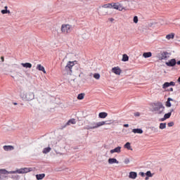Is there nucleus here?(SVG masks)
<instances>
[{
    "label": "nucleus",
    "instance_id": "3c124183",
    "mask_svg": "<svg viewBox=\"0 0 180 180\" xmlns=\"http://www.w3.org/2000/svg\"><path fill=\"white\" fill-rule=\"evenodd\" d=\"M13 105H18V103H13Z\"/></svg>",
    "mask_w": 180,
    "mask_h": 180
},
{
    "label": "nucleus",
    "instance_id": "7c9ffc66",
    "mask_svg": "<svg viewBox=\"0 0 180 180\" xmlns=\"http://www.w3.org/2000/svg\"><path fill=\"white\" fill-rule=\"evenodd\" d=\"M167 127V123H160L159 128L161 130H163V129H165Z\"/></svg>",
    "mask_w": 180,
    "mask_h": 180
},
{
    "label": "nucleus",
    "instance_id": "4be33fe9",
    "mask_svg": "<svg viewBox=\"0 0 180 180\" xmlns=\"http://www.w3.org/2000/svg\"><path fill=\"white\" fill-rule=\"evenodd\" d=\"M2 15H6V13H11V11L8 10L7 6L4 7V10H1Z\"/></svg>",
    "mask_w": 180,
    "mask_h": 180
},
{
    "label": "nucleus",
    "instance_id": "a878e982",
    "mask_svg": "<svg viewBox=\"0 0 180 180\" xmlns=\"http://www.w3.org/2000/svg\"><path fill=\"white\" fill-rule=\"evenodd\" d=\"M44 176H46V174H37L36 175V178L37 180H41L43 179V178H44Z\"/></svg>",
    "mask_w": 180,
    "mask_h": 180
},
{
    "label": "nucleus",
    "instance_id": "bb28decb",
    "mask_svg": "<svg viewBox=\"0 0 180 180\" xmlns=\"http://www.w3.org/2000/svg\"><path fill=\"white\" fill-rule=\"evenodd\" d=\"M84 98H85V94L84 93H81L77 96V99L79 101H82V99H84Z\"/></svg>",
    "mask_w": 180,
    "mask_h": 180
},
{
    "label": "nucleus",
    "instance_id": "a211bd4d",
    "mask_svg": "<svg viewBox=\"0 0 180 180\" xmlns=\"http://www.w3.org/2000/svg\"><path fill=\"white\" fill-rule=\"evenodd\" d=\"M98 117H100V119H105V118L108 117V113L105 112H100L98 114Z\"/></svg>",
    "mask_w": 180,
    "mask_h": 180
},
{
    "label": "nucleus",
    "instance_id": "c03bdc74",
    "mask_svg": "<svg viewBox=\"0 0 180 180\" xmlns=\"http://www.w3.org/2000/svg\"><path fill=\"white\" fill-rule=\"evenodd\" d=\"M165 120H167V119L165 117L160 119V122H164Z\"/></svg>",
    "mask_w": 180,
    "mask_h": 180
},
{
    "label": "nucleus",
    "instance_id": "9b49d317",
    "mask_svg": "<svg viewBox=\"0 0 180 180\" xmlns=\"http://www.w3.org/2000/svg\"><path fill=\"white\" fill-rule=\"evenodd\" d=\"M168 86H175V82H165L162 85L163 89H166V88H168Z\"/></svg>",
    "mask_w": 180,
    "mask_h": 180
},
{
    "label": "nucleus",
    "instance_id": "c85d7f7f",
    "mask_svg": "<svg viewBox=\"0 0 180 180\" xmlns=\"http://www.w3.org/2000/svg\"><path fill=\"white\" fill-rule=\"evenodd\" d=\"M50 151H51V148L48 147V148H44L42 153H43L44 154H47V153H50Z\"/></svg>",
    "mask_w": 180,
    "mask_h": 180
},
{
    "label": "nucleus",
    "instance_id": "f8f14e48",
    "mask_svg": "<svg viewBox=\"0 0 180 180\" xmlns=\"http://www.w3.org/2000/svg\"><path fill=\"white\" fill-rule=\"evenodd\" d=\"M122 152V147L117 146V148L112 149L110 153V154H114V153H121Z\"/></svg>",
    "mask_w": 180,
    "mask_h": 180
},
{
    "label": "nucleus",
    "instance_id": "39448f33",
    "mask_svg": "<svg viewBox=\"0 0 180 180\" xmlns=\"http://www.w3.org/2000/svg\"><path fill=\"white\" fill-rule=\"evenodd\" d=\"M105 124H110V123H106V122L105 121L94 122L93 124H91L92 126L89 127L88 129H98V127H101V126H105Z\"/></svg>",
    "mask_w": 180,
    "mask_h": 180
},
{
    "label": "nucleus",
    "instance_id": "4468645a",
    "mask_svg": "<svg viewBox=\"0 0 180 180\" xmlns=\"http://www.w3.org/2000/svg\"><path fill=\"white\" fill-rule=\"evenodd\" d=\"M111 71L116 75H120L122 73V70H120V68H112Z\"/></svg>",
    "mask_w": 180,
    "mask_h": 180
},
{
    "label": "nucleus",
    "instance_id": "7ed1b4c3",
    "mask_svg": "<svg viewBox=\"0 0 180 180\" xmlns=\"http://www.w3.org/2000/svg\"><path fill=\"white\" fill-rule=\"evenodd\" d=\"M20 98H22V101H30L34 99V94L33 92L25 93L22 92L20 94Z\"/></svg>",
    "mask_w": 180,
    "mask_h": 180
},
{
    "label": "nucleus",
    "instance_id": "4c0bfd02",
    "mask_svg": "<svg viewBox=\"0 0 180 180\" xmlns=\"http://www.w3.org/2000/svg\"><path fill=\"white\" fill-rule=\"evenodd\" d=\"M167 126H168L169 127H172V126H174V122H169V123L167 124Z\"/></svg>",
    "mask_w": 180,
    "mask_h": 180
},
{
    "label": "nucleus",
    "instance_id": "412c9836",
    "mask_svg": "<svg viewBox=\"0 0 180 180\" xmlns=\"http://www.w3.org/2000/svg\"><path fill=\"white\" fill-rule=\"evenodd\" d=\"M108 163L110 164H119V161L116 158L108 159Z\"/></svg>",
    "mask_w": 180,
    "mask_h": 180
},
{
    "label": "nucleus",
    "instance_id": "1a4fd4ad",
    "mask_svg": "<svg viewBox=\"0 0 180 180\" xmlns=\"http://www.w3.org/2000/svg\"><path fill=\"white\" fill-rule=\"evenodd\" d=\"M167 67H175L176 65V60L175 58L169 60L168 62L165 63Z\"/></svg>",
    "mask_w": 180,
    "mask_h": 180
},
{
    "label": "nucleus",
    "instance_id": "09e8293b",
    "mask_svg": "<svg viewBox=\"0 0 180 180\" xmlns=\"http://www.w3.org/2000/svg\"><path fill=\"white\" fill-rule=\"evenodd\" d=\"M141 176H144V173H143V172H141Z\"/></svg>",
    "mask_w": 180,
    "mask_h": 180
},
{
    "label": "nucleus",
    "instance_id": "20e7f679",
    "mask_svg": "<svg viewBox=\"0 0 180 180\" xmlns=\"http://www.w3.org/2000/svg\"><path fill=\"white\" fill-rule=\"evenodd\" d=\"M132 8H134V3L133 1H129L127 0L124 1V11H130Z\"/></svg>",
    "mask_w": 180,
    "mask_h": 180
},
{
    "label": "nucleus",
    "instance_id": "72a5a7b5",
    "mask_svg": "<svg viewBox=\"0 0 180 180\" xmlns=\"http://www.w3.org/2000/svg\"><path fill=\"white\" fill-rule=\"evenodd\" d=\"M93 77L95 78V79H99L101 78V75L98 73H95Z\"/></svg>",
    "mask_w": 180,
    "mask_h": 180
},
{
    "label": "nucleus",
    "instance_id": "de8ad7c7",
    "mask_svg": "<svg viewBox=\"0 0 180 180\" xmlns=\"http://www.w3.org/2000/svg\"><path fill=\"white\" fill-rule=\"evenodd\" d=\"M124 127H129V124H124Z\"/></svg>",
    "mask_w": 180,
    "mask_h": 180
},
{
    "label": "nucleus",
    "instance_id": "6e6552de",
    "mask_svg": "<svg viewBox=\"0 0 180 180\" xmlns=\"http://www.w3.org/2000/svg\"><path fill=\"white\" fill-rule=\"evenodd\" d=\"M74 65H76V67H78V65H79L78 64V61L72 60V61L68 62V63L65 66V68H72V67H74Z\"/></svg>",
    "mask_w": 180,
    "mask_h": 180
},
{
    "label": "nucleus",
    "instance_id": "cd10ccee",
    "mask_svg": "<svg viewBox=\"0 0 180 180\" xmlns=\"http://www.w3.org/2000/svg\"><path fill=\"white\" fill-rule=\"evenodd\" d=\"M124 148H127V150H133V148H131V146H130V142H127L124 146Z\"/></svg>",
    "mask_w": 180,
    "mask_h": 180
},
{
    "label": "nucleus",
    "instance_id": "ddd939ff",
    "mask_svg": "<svg viewBox=\"0 0 180 180\" xmlns=\"http://www.w3.org/2000/svg\"><path fill=\"white\" fill-rule=\"evenodd\" d=\"M77 123V121H75V119L72 118L68 121V122L65 124L64 127H67V126H70V124H75Z\"/></svg>",
    "mask_w": 180,
    "mask_h": 180
},
{
    "label": "nucleus",
    "instance_id": "a18cd8bd",
    "mask_svg": "<svg viewBox=\"0 0 180 180\" xmlns=\"http://www.w3.org/2000/svg\"><path fill=\"white\" fill-rule=\"evenodd\" d=\"M169 91H170V92H174V89H173V88H170V89H169Z\"/></svg>",
    "mask_w": 180,
    "mask_h": 180
},
{
    "label": "nucleus",
    "instance_id": "f3484780",
    "mask_svg": "<svg viewBox=\"0 0 180 180\" xmlns=\"http://www.w3.org/2000/svg\"><path fill=\"white\" fill-rule=\"evenodd\" d=\"M3 148L4 151H12V150H15V148L12 146H4Z\"/></svg>",
    "mask_w": 180,
    "mask_h": 180
},
{
    "label": "nucleus",
    "instance_id": "e433bc0d",
    "mask_svg": "<svg viewBox=\"0 0 180 180\" xmlns=\"http://www.w3.org/2000/svg\"><path fill=\"white\" fill-rule=\"evenodd\" d=\"M146 176H149V177L153 176V174H151V172H150V171H148V172L146 173Z\"/></svg>",
    "mask_w": 180,
    "mask_h": 180
},
{
    "label": "nucleus",
    "instance_id": "49530a36",
    "mask_svg": "<svg viewBox=\"0 0 180 180\" xmlns=\"http://www.w3.org/2000/svg\"><path fill=\"white\" fill-rule=\"evenodd\" d=\"M109 20H110V22H113V20H115V19L111 18L109 19Z\"/></svg>",
    "mask_w": 180,
    "mask_h": 180
},
{
    "label": "nucleus",
    "instance_id": "ea45409f",
    "mask_svg": "<svg viewBox=\"0 0 180 180\" xmlns=\"http://www.w3.org/2000/svg\"><path fill=\"white\" fill-rule=\"evenodd\" d=\"M39 71H43L44 74H46V70L44 68H39Z\"/></svg>",
    "mask_w": 180,
    "mask_h": 180
},
{
    "label": "nucleus",
    "instance_id": "a19ab883",
    "mask_svg": "<svg viewBox=\"0 0 180 180\" xmlns=\"http://www.w3.org/2000/svg\"><path fill=\"white\" fill-rule=\"evenodd\" d=\"M129 162H130V160L127 158L124 160V164H129Z\"/></svg>",
    "mask_w": 180,
    "mask_h": 180
},
{
    "label": "nucleus",
    "instance_id": "2eb2a0df",
    "mask_svg": "<svg viewBox=\"0 0 180 180\" xmlns=\"http://www.w3.org/2000/svg\"><path fill=\"white\" fill-rule=\"evenodd\" d=\"M129 178H130L131 179H136V178H137V172H129Z\"/></svg>",
    "mask_w": 180,
    "mask_h": 180
},
{
    "label": "nucleus",
    "instance_id": "473e14b6",
    "mask_svg": "<svg viewBox=\"0 0 180 180\" xmlns=\"http://www.w3.org/2000/svg\"><path fill=\"white\" fill-rule=\"evenodd\" d=\"M102 8H112V3L104 4L102 6Z\"/></svg>",
    "mask_w": 180,
    "mask_h": 180
},
{
    "label": "nucleus",
    "instance_id": "c756f323",
    "mask_svg": "<svg viewBox=\"0 0 180 180\" xmlns=\"http://www.w3.org/2000/svg\"><path fill=\"white\" fill-rule=\"evenodd\" d=\"M129 60V56L127 54H123L122 55V61L126 62Z\"/></svg>",
    "mask_w": 180,
    "mask_h": 180
},
{
    "label": "nucleus",
    "instance_id": "864d4df0",
    "mask_svg": "<svg viewBox=\"0 0 180 180\" xmlns=\"http://www.w3.org/2000/svg\"><path fill=\"white\" fill-rule=\"evenodd\" d=\"M114 68H119V67H115Z\"/></svg>",
    "mask_w": 180,
    "mask_h": 180
},
{
    "label": "nucleus",
    "instance_id": "aec40b11",
    "mask_svg": "<svg viewBox=\"0 0 180 180\" xmlns=\"http://www.w3.org/2000/svg\"><path fill=\"white\" fill-rule=\"evenodd\" d=\"M152 56L153 53L151 52H144L143 53V57H144V58H150Z\"/></svg>",
    "mask_w": 180,
    "mask_h": 180
},
{
    "label": "nucleus",
    "instance_id": "0eeeda50",
    "mask_svg": "<svg viewBox=\"0 0 180 180\" xmlns=\"http://www.w3.org/2000/svg\"><path fill=\"white\" fill-rule=\"evenodd\" d=\"M112 6L111 8L113 9H116L117 11H123V6L120 4V3H111Z\"/></svg>",
    "mask_w": 180,
    "mask_h": 180
},
{
    "label": "nucleus",
    "instance_id": "423d86ee",
    "mask_svg": "<svg viewBox=\"0 0 180 180\" xmlns=\"http://www.w3.org/2000/svg\"><path fill=\"white\" fill-rule=\"evenodd\" d=\"M61 32H62V33H71V25H70L68 24L62 25Z\"/></svg>",
    "mask_w": 180,
    "mask_h": 180
},
{
    "label": "nucleus",
    "instance_id": "2f4dec72",
    "mask_svg": "<svg viewBox=\"0 0 180 180\" xmlns=\"http://www.w3.org/2000/svg\"><path fill=\"white\" fill-rule=\"evenodd\" d=\"M34 68H44L41 64L34 63L33 65Z\"/></svg>",
    "mask_w": 180,
    "mask_h": 180
},
{
    "label": "nucleus",
    "instance_id": "8fccbe9b",
    "mask_svg": "<svg viewBox=\"0 0 180 180\" xmlns=\"http://www.w3.org/2000/svg\"><path fill=\"white\" fill-rule=\"evenodd\" d=\"M70 57H72L74 56V54H70L69 55Z\"/></svg>",
    "mask_w": 180,
    "mask_h": 180
},
{
    "label": "nucleus",
    "instance_id": "37998d69",
    "mask_svg": "<svg viewBox=\"0 0 180 180\" xmlns=\"http://www.w3.org/2000/svg\"><path fill=\"white\" fill-rule=\"evenodd\" d=\"M134 116H136V117L140 116V112H136V113L134 114Z\"/></svg>",
    "mask_w": 180,
    "mask_h": 180
},
{
    "label": "nucleus",
    "instance_id": "9d476101",
    "mask_svg": "<svg viewBox=\"0 0 180 180\" xmlns=\"http://www.w3.org/2000/svg\"><path fill=\"white\" fill-rule=\"evenodd\" d=\"M167 56H168V52H161L158 55V57L159 60H166V58H168Z\"/></svg>",
    "mask_w": 180,
    "mask_h": 180
},
{
    "label": "nucleus",
    "instance_id": "dca6fc26",
    "mask_svg": "<svg viewBox=\"0 0 180 180\" xmlns=\"http://www.w3.org/2000/svg\"><path fill=\"white\" fill-rule=\"evenodd\" d=\"M171 102H175V101L171 98H168L166 102L167 108H171V106H172V105L171 104Z\"/></svg>",
    "mask_w": 180,
    "mask_h": 180
},
{
    "label": "nucleus",
    "instance_id": "f03ea898",
    "mask_svg": "<svg viewBox=\"0 0 180 180\" xmlns=\"http://www.w3.org/2000/svg\"><path fill=\"white\" fill-rule=\"evenodd\" d=\"M153 110L157 115H164V110H165V107L161 102L154 103L152 105Z\"/></svg>",
    "mask_w": 180,
    "mask_h": 180
},
{
    "label": "nucleus",
    "instance_id": "f704fd0d",
    "mask_svg": "<svg viewBox=\"0 0 180 180\" xmlns=\"http://www.w3.org/2000/svg\"><path fill=\"white\" fill-rule=\"evenodd\" d=\"M65 71L67 72L68 75H71V72H72V70H71V68H67L65 70Z\"/></svg>",
    "mask_w": 180,
    "mask_h": 180
},
{
    "label": "nucleus",
    "instance_id": "79ce46f5",
    "mask_svg": "<svg viewBox=\"0 0 180 180\" xmlns=\"http://www.w3.org/2000/svg\"><path fill=\"white\" fill-rule=\"evenodd\" d=\"M1 63H4V61H5V58L4 56H1Z\"/></svg>",
    "mask_w": 180,
    "mask_h": 180
},
{
    "label": "nucleus",
    "instance_id": "58836bf2",
    "mask_svg": "<svg viewBox=\"0 0 180 180\" xmlns=\"http://www.w3.org/2000/svg\"><path fill=\"white\" fill-rule=\"evenodd\" d=\"M103 15H108V11H105L104 9L101 10Z\"/></svg>",
    "mask_w": 180,
    "mask_h": 180
},
{
    "label": "nucleus",
    "instance_id": "393cba45",
    "mask_svg": "<svg viewBox=\"0 0 180 180\" xmlns=\"http://www.w3.org/2000/svg\"><path fill=\"white\" fill-rule=\"evenodd\" d=\"M174 37H175V34H174V33H171V34L166 35V39L167 40H171V39H174Z\"/></svg>",
    "mask_w": 180,
    "mask_h": 180
},
{
    "label": "nucleus",
    "instance_id": "c9c22d12",
    "mask_svg": "<svg viewBox=\"0 0 180 180\" xmlns=\"http://www.w3.org/2000/svg\"><path fill=\"white\" fill-rule=\"evenodd\" d=\"M134 23H139V17H137L136 15H135L134 17Z\"/></svg>",
    "mask_w": 180,
    "mask_h": 180
},
{
    "label": "nucleus",
    "instance_id": "6ab92c4d",
    "mask_svg": "<svg viewBox=\"0 0 180 180\" xmlns=\"http://www.w3.org/2000/svg\"><path fill=\"white\" fill-rule=\"evenodd\" d=\"M132 133H134V134H143V129H132Z\"/></svg>",
    "mask_w": 180,
    "mask_h": 180
},
{
    "label": "nucleus",
    "instance_id": "603ef678",
    "mask_svg": "<svg viewBox=\"0 0 180 180\" xmlns=\"http://www.w3.org/2000/svg\"><path fill=\"white\" fill-rule=\"evenodd\" d=\"M146 180H148V177H146V179H145Z\"/></svg>",
    "mask_w": 180,
    "mask_h": 180
},
{
    "label": "nucleus",
    "instance_id": "b1692460",
    "mask_svg": "<svg viewBox=\"0 0 180 180\" xmlns=\"http://www.w3.org/2000/svg\"><path fill=\"white\" fill-rule=\"evenodd\" d=\"M172 112H174V110L172 109L169 112L165 114V119H169L171 117V115H172Z\"/></svg>",
    "mask_w": 180,
    "mask_h": 180
},
{
    "label": "nucleus",
    "instance_id": "f257e3e1",
    "mask_svg": "<svg viewBox=\"0 0 180 180\" xmlns=\"http://www.w3.org/2000/svg\"><path fill=\"white\" fill-rule=\"evenodd\" d=\"M31 171H33V169L32 167H24V168L18 169L15 171H10V172H8L5 169H1L0 179L4 178L5 175H8L9 174H27V172H31Z\"/></svg>",
    "mask_w": 180,
    "mask_h": 180
},
{
    "label": "nucleus",
    "instance_id": "5701e85b",
    "mask_svg": "<svg viewBox=\"0 0 180 180\" xmlns=\"http://www.w3.org/2000/svg\"><path fill=\"white\" fill-rule=\"evenodd\" d=\"M21 65H22L24 68H32V63H21Z\"/></svg>",
    "mask_w": 180,
    "mask_h": 180
}]
</instances>
